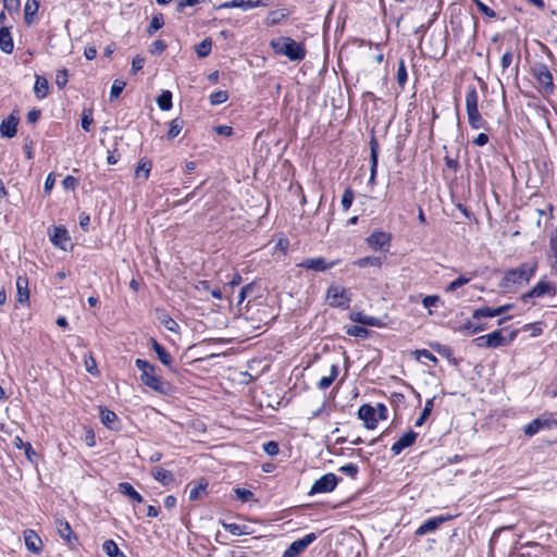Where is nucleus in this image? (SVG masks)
<instances>
[{
  "mask_svg": "<svg viewBox=\"0 0 557 557\" xmlns=\"http://www.w3.org/2000/svg\"><path fill=\"white\" fill-rule=\"evenodd\" d=\"M523 330L531 331V336H533V337H537V336H540L543 333V327H542V323L541 322L525 324L523 326Z\"/></svg>",
  "mask_w": 557,
  "mask_h": 557,
  "instance_id": "4d7b16f0",
  "label": "nucleus"
},
{
  "mask_svg": "<svg viewBox=\"0 0 557 557\" xmlns=\"http://www.w3.org/2000/svg\"><path fill=\"white\" fill-rule=\"evenodd\" d=\"M152 349L157 354L159 360L166 367L172 364V356L156 339H151Z\"/></svg>",
  "mask_w": 557,
  "mask_h": 557,
  "instance_id": "c85d7f7f",
  "label": "nucleus"
},
{
  "mask_svg": "<svg viewBox=\"0 0 557 557\" xmlns=\"http://www.w3.org/2000/svg\"><path fill=\"white\" fill-rule=\"evenodd\" d=\"M339 471L349 475L350 478H355L358 473V467L355 463H347L339 468Z\"/></svg>",
  "mask_w": 557,
  "mask_h": 557,
  "instance_id": "680f3d73",
  "label": "nucleus"
},
{
  "mask_svg": "<svg viewBox=\"0 0 557 557\" xmlns=\"http://www.w3.org/2000/svg\"><path fill=\"white\" fill-rule=\"evenodd\" d=\"M91 123H92L91 111L90 110H84L83 116H82V127H83V129L86 131V132H89Z\"/></svg>",
  "mask_w": 557,
  "mask_h": 557,
  "instance_id": "052dcab7",
  "label": "nucleus"
},
{
  "mask_svg": "<svg viewBox=\"0 0 557 557\" xmlns=\"http://www.w3.org/2000/svg\"><path fill=\"white\" fill-rule=\"evenodd\" d=\"M207 486H208L207 482H199V483L193 485L189 488L188 498L190 500L200 499L206 494Z\"/></svg>",
  "mask_w": 557,
  "mask_h": 557,
  "instance_id": "c9c22d12",
  "label": "nucleus"
},
{
  "mask_svg": "<svg viewBox=\"0 0 557 557\" xmlns=\"http://www.w3.org/2000/svg\"><path fill=\"white\" fill-rule=\"evenodd\" d=\"M418 434L413 431H409L404 434L397 442H395L391 450L394 455H399L405 448L410 447L414 444Z\"/></svg>",
  "mask_w": 557,
  "mask_h": 557,
  "instance_id": "2eb2a0df",
  "label": "nucleus"
},
{
  "mask_svg": "<svg viewBox=\"0 0 557 557\" xmlns=\"http://www.w3.org/2000/svg\"><path fill=\"white\" fill-rule=\"evenodd\" d=\"M326 299L331 307L347 309L351 301V296L346 288L331 285L326 290Z\"/></svg>",
  "mask_w": 557,
  "mask_h": 557,
  "instance_id": "20e7f679",
  "label": "nucleus"
},
{
  "mask_svg": "<svg viewBox=\"0 0 557 557\" xmlns=\"http://www.w3.org/2000/svg\"><path fill=\"white\" fill-rule=\"evenodd\" d=\"M449 519V517H435V518H431V519H428L426 521H424L416 531V534L419 535V536H422V535H425L430 532H433L435 531L442 523H444L445 521H447Z\"/></svg>",
  "mask_w": 557,
  "mask_h": 557,
  "instance_id": "f3484780",
  "label": "nucleus"
},
{
  "mask_svg": "<svg viewBox=\"0 0 557 557\" xmlns=\"http://www.w3.org/2000/svg\"><path fill=\"white\" fill-rule=\"evenodd\" d=\"M210 103L212 106H219L227 101L228 94L225 90H219L210 95Z\"/></svg>",
  "mask_w": 557,
  "mask_h": 557,
  "instance_id": "49530a36",
  "label": "nucleus"
},
{
  "mask_svg": "<svg viewBox=\"0 0 557 557\" xmlns=\"http://www.w3.org/2000/svg\"><path fill=\"white\" fill-rule=\"evenodd\" d=\"M62 185L65 189H70V190H74L77 186V180L72 176V175H67L63 181H62Z\"/></svg>",
  "mask_w": 557,
  "mask_h": 557,
  "instance_id": "338daca9",
  "label": "nucleus"
},
{
  "mask_svg": "<svg viewBox=\"0 0 557 557\" xmlns=\"http://www.w3.org/2000/svg\"><path fill=\"white\" fill-rule=\"evenodd\" d=\"M39 9V0H27L24 7V18L27 25L34 22V16Z\"/></svg>",
  "mask_w": 557,
  "mask_h": 557,
  "instance_id": "7c9ffc66",
  "label": "nucleus"
},
{
  "mask_svg": "<svg viewBox=\"0 0 557 557\" xmlns=\"http://www.w3.org/2000/svg\"><path fill=\"white\" fill-rule=\"evenodd\" d=\"M270 46L276 54L284 55L290 61H301L306 57V49L290 37L281 36L272 39Z\"/></svg>",
  "mask_w": 557,
  "mask_h": 557,
  "instance_id": "f257e3e1",
  "label": "nucleus"
},
{
  "mask_svg": "<svg viewBox=\"0 0 557 557\" xmlns=\"http://www.w3.org/2000/svg\"><path fill=\"white\" fill-rule=\"evenodd\" d=\"M55 527L60 537L66 543L70 548H74L77 545V536L72 531V528L67 521L58 518L55 520Z\"/></svg>",
  "mask_w": 557,
  "mask_h": 557,
  "instance_id": "9d476101",
  "label": "nucleus"
},
{
  "mask_svg": "<svg viewBox=\"0 0 557 557\" xmlns=\"http://www.w3.org/2000/svg\"><path fill=\"white\" fill-rule=\"evenodd\" d=\"M102 548L109 557H125L124 554L120 552L116 543L112 540L104 541Z\"/></svg>",
  "mask_w": 557,
  "mask_h": 557,
  "instance_id": "58836bf2",
  "label": "nucleus"
},
{
  "mask_svg": "<svg viewBox=\"0 0 557 557\" xmlns=\"http://www.w3.org/2000/svg\"><path fill=\"white\" fill-rule=\"evenodd\" d=\"M125 86H126L125 82L115 79L111 86L110 100L112 101V100L116 99L121 95V92L123 91Z\"/></svg>",
  "mask_w": 557,
  "mask_h": 557,
  "instance_id": "de8ad7c7",
  "label": "nucleus"
},
{
  "mask_svg": "<svg viewBox=\"0 0 557 557\" xmlns=\"http://www.w3.org/2000/svg\"><path fill=\"white\" fill-rule=\"evenodd\" d=\"M235 494L242 502H248L253 497V493L246 488H236Z\"/></svg>",
  "mask_w": 557,
  "mask_h": 557,
  "instance_id": "e2e57ef3",
  "label": "nucleus"
},
{
  "mask_svg": "<svg viewBox=\"0 0 557 557\" xmlns=\"http://www.w3.org/2000/svg\"><path fill=\"white\" fill-rule=\"evenodd\" d=\"M336 264H337V261L326 262V260L324 258L319 257V258L306 259L301 263H299V267L308 269V270H313L317 272H322V271L333 268Z\"/></svg>",
  "mask_w": 557,
  "mask_h": 557,
  "instance_id": "ddd939ff",
  "label": "nucleus"
},
{
  "mask_svg": "<svg viewBox=\"0 0 557 557\" xmlns=\"http://www.w3.org/2000/svg\"><path fill=\"white\" fill-rule=\"evenodd\" d=\"M151 474L154 478V480L160 482L162 485H169L174 481L172 472L160 467L153 468L151 470Z\"/></svg>",
  "mask_w": 557,
  "mask_h": 557,
  "instance_id": "a878e982",
  "label": "nucleus"
},
{
  "mask_svg": "<svg viewBox=\"0 0 557 557\" xmlns=\"http://www.w3.org/2000/svg\"><path fill=\"white\" fill-rule=\"evenodd\" d=\"M347 334L350 336L364 338L368 336L369 331L363 326L351 325L347 329Z\"/></svg>",
  "mask_w": 557,
  "mask_h": 557,
  "instance_id": "3c124183",
  "label": "nucleus"
},
{
  "mask_svg": "<svg viewBox=\"0 0 557 557\" xmlns=\"http://www.w3.org/2000/svg\"><path fill=\"white\" fill-rule=\"evenodd\" d=\"M500 315V311L496 308H490V307H482L479 309H475L472 313V318L474 320H480L482 318H494Z\"/></svg>",
  "mask_w": 557,
  "mask_h": 557,
  "instance_id": "72a5a7b5",
  "label": "nucleus"
},
{
  "mask_svg": "<svg viewBox=\"0 0 557 557\" xmlns=\"http://www.w3.org/2000/svg\"><path fill=\"white\" fill-rule=\"evenodd\" d=\"M370 148H371V169H370L369 183L372 184L375 181L376 170H377V149H379V145H377L375 138L371 139Z\"/></svg>",
  "mask_w": 557,
  "mask_h": 557,
  "instance_id": "393cba45",
  "label": "nucleus"
},
{
  "mask_svg": "<svg viewBox=\"0 0 557 557\" xmlns=\"http://www.w3.org/2000/svg\"><path fill=\"white\" fill-rule=\"evenodd\" d=\"M51 242L53 245L65 249V243L70 240V236L67 234V231L64 227H54L53 234L50 236Z\"/></svg>",
  "mask_w": 557,
  "mask_h": 557,
  "instance_id": "5701e85b",
  "label": "nucleus"
},
{
  "mask_svg": "<svg viewBox=\"0 0 557 557\" xmlns=\"http://www.w3.org/2000/svg\"><path fill=\"white\" fill-rule=\"evenodd\" d=\"M533 74L539 84V90L545 96L553 94L555 85L548 67L545 64H537L533 70Z\"/></svg>",
  "mask_w": 557,
  "mask_h": 557,
  "instance_id": "39448f33",
  "label": "nucleus"
},
{
  "mask_svg": "<svg viewBox=\"0 0 557 557\" xmlns=\"http://www.w3.org/2000/svg\"><path fill=\"white\" fill-rule=\"evenodd\" d=\"M100 420L110 430L117 431L120 429L116 413L108 408H100Z\"/></svg>",
  "mask_w": 557,
  "mask_h": 557,
  "instance_id": "a211bd4d",
  "label": "nucleus"
},
{
  "mask_svg": "<svg viewBox=\"0 0 557 557\" xmlns=\"http://www.w3.org/2000/svg\"><path fill=\"white\" fill-rule=\"evenodd\" d=\"M151 170V163L146 160H141L135 171L136 177L143 176L144 180H147L149 177Z\"/></svg>",
  "mask_w": 557,
  "mask_h": 557,
  "instance_id": "a18cd8bd",
  "label": "nucleus"
},
{
  "mask_svg": "<svg viewBox=\"0 0 557 557\" xmlns=\"http://www.w3.org/2000/svg\"><path fill=\"white\" fill-rule=\"evenodd\" d=\"M535 263H522L517 269L508 270L500 283L505 289H511L515 285L528 283L535 274Z\"/></svg>",
  "mask_w": 557,
  "mask_h": 557,
  "instance_id": "f03ea898",
  "label": "nucleus"
},
{
  "mask_svg": "<svg viewBox=\"0 0 557 557\" xmlns=\"http://www.w3.org/2000/svg\"><path fill=\"white\" fill-rule=\"evenodd\" d=\"M459 331L467 334H475L483 331V327H475V323L472 321H467L466 323L459 326Z\"/></svg>",
  "mask_w": 557,
  "mask_h": 557,
  "instance_id": "5fc2aeb1",
  "label": "nucleus"
},
{
  "mask_svg": "<svg viewBox=\"0 0 557 557\" xmlns=\"http://www.w3.org/2000/svg\"><path fill=\"white\" fill-rule=\"evenodd\" d=\"M157 103L159 108L163 111L170 110L172 108V94L169 90L162 91V94L157 98Z\"/></svg>",
  "mask_w": 557,
  "mask_h": 557,
  "instance_id": "79ce46f5",
  "label": "nucleus"
},
{
  "mask_svg": "<svg viewBox=\"0 0 557 557\" xmlns=\"http://www.w3.org/2000/svg\"><path fill=\"white\" fill-rule=\"evenodd\" d=\"M135 366L141 371L140 381L143 384L156 392L165 393L166 383L157 374L156 367L153 364H150L148 361L143 359H136Z\"/></svg>",
  "mask_w": 557,
  "mask_h": 557,
  "instance_id": "7ed1b4c3",
  "label": "nucleus"
},
{
  "mask_svg": "<svg viewBox=\"0 0 557 557\" xmlns=\"http://www.w3.org/2000/svg\"><path fill=\"white\" fill-rule=\"evenodd\" d=\"M469 124L474 129H480L485 127V121L483 120L481 113L479 111L467 113Z\"/></svg>",
  "mask_w": 557,
  "mask_h": 557,
  "instance_id": "ea45409f",
  "label": "nucleus"
},
{
  "mask_svg": "<svg viewBox=\"0 0 557 557\" xmlns=\"http://www.w3.org/2000/svg\"><path fill=\"white\" fill-rule=\"evenodd\" d=\"M206 0H178L177 4H176V11L177 12H183V10L187 7H194V5H197L199 3H202L205 2Z\"/></svg>",
  "mask_w": 557,
  "mask_h": 557,
  "instance_id": "bf43d9fd",
  "label": "nucleus"
},
{
  "mask_svg": "<svg viewBox=\"0 0 557 557\" xmlns=\"http://www.w3.org/2000/svg\"><path fill=\"white\" fill-rule=\"evenodd\" d=\"M544 428H549L548 420L534 419L529 424L524 426V434L528 436L535 435L540 430Z\"/></svg>",
  "mask_w": 557,
  "mask_h": 557,
  "instance_id": "2f4dec72",
  "label": "nucleus"
},
{
  "mask_svg": "<svg viewBox=\"0 0 557 557\" xmlns=\"http://www.w3.org/2000/svg\"><path fill=\"white\" fill-rule=\"evenodd\" d=\"M267 3L263 0H231L224 2L220 5V8L233 9L239 8L244 11H248L250 9L257 8L259 5H265Z\"/></svg>",
  "mask_w": 557,
  "mask_h": 557,
  "instance_id": "dca6fc26",
  "label": "nucleus"
},
{
  "mask_svg": "<svg viewBox=\"0 0 557 557\" xmlns=\"http://www.w3.org/2000/svg\"><path fill=\"white\" fill-rule=\"evenodd\" d=\"M317 539L314 533H309L294 541L284 552L283 557H297Z\"/></svg>",
  "mask_w": 557,
  "mask_h": 557,
  "instance_id": "6e6552de",
  "label": "nucleus"
},
{
  "mask_svg": "<svg viewBox=\"0 0 557 557\" xmlns=\"http://www.w3.org/2000/svg\"><path fill=\"white\" fill-rule=\"evenodd\" d=\"M145 64V59L140 55H136L132 61V72L136 74L138 71L143 69Z\"/></svg>",
  "mask_w": 557,
  "mask_h": 557,
  "instance_id": "774afa93",
  "label": "nucleus"
},
{
  "mask_svg": "<svg viewBox=\"0 0 557 557\" xmlns=\"http://www.w3.org/2000/svg\"><path fill=\"white\" fill-rule=\"evenodd\" d=\"M223 528L225 531L231 533L232 535H244V534H250V531L248 530V525L245 524H237V523H223Z\"/></svg>",
  "mask_w": 557,
  "mask_h": 557,
  "instance_id": "e433bc0d",
  "label": "nucleus"
},
{
  "mask_svg": "<svg viewBox=\"0 0 557 557\" xmlns=\"http://www.w3.org/2000/svg\"><path fill=\"white\" fill-rule=\"evenodd\" d=\"M358 418L363 421L364 426L373 430L377 425L376 409L371 405H362L358 410Z\"/></svg>",
  "mask_w": 557,
  "mask_h": 557,
  "instance_id": "f8f14e48",
  "label": "nucleus"
},
{
  "mask_svg": "<svg viewBox=\"0 0 557 557\" xmlns=\"http://www.w3.org/2000/svg\"><path fill=\"white\" fill-rule=\"evenodd\" d=\"M396 78H397L398 85L401 88H404L406 83H407V79H408V74H407V69H406L405 61L403 59H400L398 61V69H397Z\"/></svg>",
  "mask_w": 557,
  "mask_h": 557,
  "instance_id": "c03bdc74",
  "label": "nucleus"
},
{
  "mask_svg": "<svg viewBox=\"0 0 557 557\" xmlns=\"http://www.w3.org/2000/svg\"><path fill=\"white\" fill-rule=\"evenodd\" d=\"M366 240L371 249L387 252L391 247L392 236L383 231H374Z\"/></svg>",
  "mask_w": 557,
  "mask_h": 557,
  "instance_id": "0eeeda50",
  "label": "nucleus"
},
{
  "mask_svg": "<svg viewBox=\"0 0 557 557\" xmlns=\"http://www.w3.org/2000/svg\"><path fill=\"white\" fill-rule=\"evenodd\" d=\"M183 126H184V122L183 120L176 117V119H173L171 122H170V128H169V132H168V138L169 139H173L175 138L176 136H178V134L181 133V131L183 129Z\"/></svg>",
  "mask_w": 557,
  "mask_h": 557,
  "instance_id": "37998d69",
  "label": "nucleus"
},
{
  "mask_svg": "<svg viewBox=\"0 0 557 557\" xmlns=\"http://www.w3.org/2000/svg\"><path fill=\"white\" fill-rule=\"evenodd\" d=\"M382 259L380 257L368 256L360 259H357L352 262L354 265L358 268H376L381 269Z\"/></svg>",
  "mask_w": 557,
  "mask_h": 557,
  "instance_id": "bb28decb",
  "label": "nucleus"
},
{
  "mask_svg": "<svg viewBox=\"0 0 557 557\" xmlns=\"http://www.w3.org/2000/svg\"><path fill=\"white\" fill-rule=\"evenodd\" d=\"M338 484V478L334 473H326L318 479L309 491V495L330 493Z\"/></svg>",
  "mask_w": 557,
  "mask_h": 557,
  "instance_id": "423d86ee",
  "label": "nucleus"
},
{
  "mask_svg": "<svg viewBox=\"0 0 557 557\" xmlns=\"http://www.w3.org/2000/svg\"><path fill=\"white\" fill-rule=\"evenodd\" d=\"M470 280H471L470 277L460 275L459 277H457L456 280H454L453 282L449 283V285L446 287V292H449V293L455 292L459 287L469 283Z\"/></svg>",
  "mask_w": 557,
  "mask_h": 557,
  "instance_id": "8fccbe9b",
  "label": "nucleus"
},
{
  "mask_svg": "<svg viewBox=\"0 0 557 557\" xmlns=\"http://www.w3.org/2000/svg\"><path fill=\"white\" fill-rule=\"evenodd\" d=\"M24 542L26 548L33 554H40L42 550V541L33 530L24 531Z\"/></svg>",
  "mask_w": 557,
  "mask_h": 557,
  "instance_id": "4468645a",
  "label": "nucleus"
},
{
  "mask_svg": "<svg viewBox=\"0 0 557 557\" xmlns=\"http://www.w3.org/2000/svg\"><path fill=\"white\" fill-rule=\"evenodd\" d=\"M119 491L129 497L133 502L143 503V496L133 487V485L128 482H122L119 484Z\"/></svg>",
  "mask_w": 557,
  "mask_h": 557,
  "instance_id": "cd10ccee",
  "label": "nucleus"
},
{
  "mask_svg": "<svg viewBox=\"0 0 557 557\" xmlns=\"http://www.w3.org/2000/svg\"><path fill=\"white\" fill-rule=\"evenodd\" d=\"M557 294V287L546 280H541L537 282V284L525 295H523V299L527 300L528 298L533 297H543L545 295L555 296Z\"/></svg>",
  "mask_w": 557,
  "mask_h": 557,
  "instance_id": "9b49d317",
  "label": "nucleus"
},
{
  "mask_svg": "<svg viewBox=\"0 0 557 557\" xmlns=\"http://www.w3.org/2000/svg\"><path fill=\"white\" fill-rule=\"evenodd\" d=\"M512 52L510 50L506 51L502 59H500V65L503 69V72H505L512 63Z\"/></svg>",
  "mask_w": 557,
  "mask_h": 557,
  "instance_id": "0e129e2a",
  "label": "nucleus"
},
{
  "mask_svg": "<svg viewBox=\"0 0 557 557\" xmlns=\"http://www.w3.org/2000/svg\"><path fill=\"white\" fill-rule=\"evenodd\" d=\"M69 82V74L66 69L59 70L55 74V84L60 89H63Z\"/></svg>",
  "mask_w": 557,
  "mask_h": 557,
  "instance_id": "603ef678",
  "label": "nucleus"
},
{
  "mask_svg": "<svg viewBox=\"0 0 557 557\" xmlns=\"http://www.w3.org/2000/svg\"><path fill=\"white\" fill-rule=\"evenodd\" d=\"M473 2L475 3L478 10L486 15L487 17H491V18H494L496 16V13L494 10H492L491 8H488L486 4H484L482 1L480 0H473Z\"/></svg>",
  "mask_w": 557,
  "mask_h": 557,
  "instance_id": "6e6d98bb",
  "label": "nucleus"
},
{
  "mask_svg": "<svg viewBox=\"0 0 557 557\" xmlns=\"http://www.w3.org/2000/svg\"><path fill=\"white\" fill-rule=\"evenodd\" d=\"M18 120L14 115L8 116L0 125V133L3 137L12 138L16 135Z\"/></svg>",
  "mask_w": 557,
  "mask_h": 557,
  "instance_id": "aec40b11",
  "label": "nucleus"
},
{
  "mask_svg": "<svg viewBox=\"0 0 557 557\" xmlns=\"http://www.w3.org/2000/svg\"><path fill=\"white\" fill-rule=\"evenodd\" d=\"M350 318L354 322H357V323H360L363 325H370V326L380 325L379 320L376 318L366 315L362 312L351 313Z\"/></svg>",
  "mask_w": 557,
  "mask_h": 557,
  "instance_id": "f704fd0d",
  "label": "nucleus"
},
{
  "mask_svg": "<svg viewBox=\"0 0 557 557\" xmlns=\"http://www.w3.org/2000/svg\"><path fill=\"white\" fill-rule=\"evenodd\" d=\"M16 300L20 304H26L29 299L28 278L20 275L16 278Z\"/></svg>",
  "mask_w": 557,
  "mask_h": 557,
  "instance_id": "6ab92c4d",
  "label": "nucleus"
},
{
  "mask_svg": "<svg viewBox=\"0 0 557 557\" xmlns=\"http://www.w3.org/2000/svg\"><path fill=\"white\" fill-rule=\"evenodd\" d=\"M164 25V18L162 13H157L152 16L150 24L147 28V34L149 36L153 35L156 32H158L160 28H162Z\"/></svg>",
  "mask_w": 557,
  "mask_h": 557,
  "instance_id": "4c0bfd02",
  "label": "nucleus"
},
{
  "mask_svg": "<svg viewBox=\"0 0 557 557\" xmlns=\"http://www.w3.org/2000/svg\"><path fill=\"white\" fill-rule=\"evenodd\" d=\"M504 330H496L487 334L488 348H498L510 344L518 335V330L509 332L508 336L503 335Z\"/></svg>",
  "mask_w": 557,
  "mask_h": 557,
  "instance_id": "1a4fd4ad",
  "label": "nucleus"
},
{
  "mask_svg": "<svg viewBox=\"0 0 557 557\" xmlns=\"http://www.w3.org/2000/svg\"><path fill=\"white\" fill-rule=\"evenodd\" d=\"M549 249L552 252V257L555 260V267L557 268V232L550 236L549 239Z\"/></svg>",
  "mask_w": 557,
  "mask_h": 557,
  "instance_id": "69168bd1",
  "label": "nucleus"
},
{
  "mask_svg": "<svg viewBox=\"0 0 557 557\" xmlns=\"http://www.w3.org/2000/svg\"><path fill=\"white\" fill-rule=\"evenodd\" d=\"M263 450L269 456H276L280 451L278 444L274 441H270L263 444Z\"/></svg>",
  "mask_w": 557,
  "mask_h": 557,
  "instance_id": "13d9d810",
  "label": "nucleus"
},
{
  "mask_svg": "<svg viewBox=\"0 0 557 557\" xmlns=\"http://www.w3.org/2000/svg\"><path fill=\"white\" fill-rule=\"evenodd\" d=\"M13 48L14 44L9 28L0 25V49L4 53H11Z\"/></svg>",
  "mask_w": 557,
  "mask_h": 557,
  "instance_id": "412c9836",
  "label": "nucleus"
},
{
  "mask_svg": "<svg viewBox=\"0 0 557 557\" xmlns=\"http://www.w3.org/2000/svg\"><path fill=\"white\" fill-rule=\"evenodd\" d=\"M354 197H355L354 191L350 188L345 189V191L342 196V201H341V205H342V208L344 211L349 210V208L352 205Z\"/></svg>",
  "mask_w": 557,
  "mask_h": 557,
  "instance_id": "09e8293b",
  "label": "nucleus"
},
{
  "mask_svg": "<svg viewBox=\"0 0 557 557\" xmlns=\"http://www.w3.org/2000/svg\"><path fill=\"white\" fill-rule=\"evenodd\" d=\"M212 49L211 38H205L200 44L196 46V53L199 58H206L210 54Z\"/></svg>",
  "mask_w": 557,
  "mask_h": 557,
  "instance_id": "a19ab883",
  "label": "nucleus"
},
{
  "mask_svg": "<svg viewBox=\"0 0 557 557\" xmlns=\"http://www.w3.org/2000/svg\"><path fill=\"white\" fill-rule=\"evenodd\" d=\"M479 95L475 87L470 86L466 92V110L467 113L479 111L478 108Z\"/></svg>",
  "mask_w": 557,
  "mask_h": 557,
  "instance_id": "b1692460",
  "label": "nucleus"
},
{
  "mask_svg": "<svg viewBox=\"0 0 557 557\" xmlns=\"http://www.w3.org/2000/svg\"><path fill=\"white\" fill-rule=\"evenodd\" d=\"M339 368L336 363L332 364L330 368V373L327 375L322 376L317 383V387L319 389H326L332 385V383L338 376Z\"/></svg>",
  "mask_w": 557,
  "mask_h": 557,
  "instance_id": "4be33fe9",
  "label": "nucleus"
},
{
  "mask_svg": "<svg viewBox=\"0 0 557 557\" xmlns=\"http://www.w3.org/2000/svg\"><path fill=\"white\" fill-rule=\"evenodd\" d=\"M49 92V83L45 77L36 76L34 94L36 98L44 99Z\"/></svg>",
  "mask_w": 557,
  "mask_h": 557,
  "instance_id": "473e14b6",
  "label": "nucleus"
},
{
  "mask_svg": "<svg viewBox=\"0 0 557 557\" xmlns=\"http://www.w3.org/2000/svg\"><path fill=\"white\" fill-rule=\"evenodd\" d=\"M158 320L160 321L163 326L173 333L180 332V325L178 323L172 319L165 311H158Z\"/></svg>",
  "mask_w": 557,
  "mask_h": 557,
  "instance_id": "c756f323",
  "label": "nucleus"
},
{
  "mask_svg": "<svg viewBox=\"0 0 557 557\" xmlns=\"http://www.w3.org/2000/svg\"><path fill=\"white\" fill-rule=\"evenodd\" d=\"M166 47H168V46H166L165 41H163V40H161V39H157V40H154V41L150 45V47H149V52H150L151 54H156V55H158V54H161L162 52H164V51H165V49H166Z\"/></svg>",
  "mask_w": 557,
  "mask_h": 557,
  "instance_id": "864d4df0",
  "label": "nucleus"
}]
</instances>
